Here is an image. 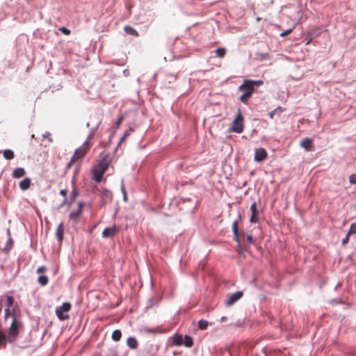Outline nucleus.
Masks as SVG:
<instances>
[{"label": "nucleus", "instance_id": "nucleus-1", "mask_svg": "<svg viewBox=\"0 0 356 356\" xmlns=\"http://www.w3.org/2000/svg\"><path fill=\"white\" fill-rule=\"evenodd\" d=\"M99 161L92 170V179L97 183L102 181L103 175L108 170L112 161V158L108 152H102L99 154Z\"/></svg>", "mask_w": 356, "mask_h": 356}, {"label": "nucleus", "instance_id": "nucleus-2", "mask_svg": "<svg viewBox=\"0 0 356 356\" xmlns=\"http://www.w3.org/2000/svg\"><path fill=\"white\" fill-rule=\"evenodd\" d=\"M21 327L22 323L19 321L17 320L15 314L13 313L12 314V323L9 327V332L8 334V342L13 343L16 341Z\"/></svg>", "mask_w": 356, "mask_h": 356}, {"label": "nucleus", "instance_id": "nucleus-3", "mask_svg": "<svg viewBox=\"0 0 356 356\" xmlns=\"http://www.w3.org/2000/svg\"><path fill=\"white\" fill-rule=\"evenodd\" d=\"M72 308L71 303L70 302H63L62 305L57 306L55 309V313L57 318L61 321H65L69 319L70 315L68 312Z\"/></svg>", "mask_w": 356, "mask_h": 356}, {"label": "nucleus", "instance_id": "nucleus-4", "mask_svg": "<svg viewBox=\"0 0 356 356\" xmlns=\"http://www.w3.org/2000/svg\"><path fill=\"white\" fill-rule=\"evenodd\" d=\"M243 117L241 114V109L238 108L237 110V114L230 127V130L233 132L240 134L243 132Z\"/></svg>", "mask_w": 356, "mask_h": 356}, {"label": "nucleus", "instance_id": "nucleus-5", "mask_svg": "<svg viewBox=\"0 0 356 356\" xmlns=\"http://www.w3.org/2000/svg\"><path fill=\"white\" fill-rule=\"evenodd\" d=\"M238 90L243 92V93L240 96L239 99L243 103H247V99L254 92V87L251 84L248 83V81H244L243 83L239 86Z\"/></svg>", "mask_w": 356, "mask_h": 356}, {"label": "nucleus", "instance_id": "nucleus-6", "mask_svg": "<svg viewBox=\"0 0 356 356\" xmlns=\"http://www.w3.org/2000/svg\"><path fill=\"white\" fill-rule=\"evenodd\" d=\"M91 136L92 134H90L87 140L75 150L73 154L74 158H76L78 160L83 157L88 153L90 148V138H91Z\"/></svg>", "mask_w": 356, "mask_h": 356}, {"label": "nucleus", "instance_id": "nucleus-7", "mask_svg": "<svg viewBox=\"0 0 356 356\" xmlns=\"http://www.w3.org/2000/svg\"><path fill=\"white\" fill-rule=\"evenodd\" d=\"M266 157H267V152L264 148L260 147V148H257L255 149L254 160L256 162H258V163L261 162V161H264L266 159Z\"/></svg>", "mask_w": 356, "mask_h": 356}, {"label": "nucleus", "instance_id": "nucleus-8", "mask_svg": "<svg viewBox=\"0 0 356 356\" xmlns=\"http://www.w3.org/2000/svg\"><path fill=\"white\" fill-rule=\"evenodd\" d=\"M6 298V308L5 309V318L7 319L8 317L11 316L12 314L15 312L14 311L11 313L10 312V307L13 306L14 303V298L11 296H7L5 297Z\"/></svg>", "mask_w": 356, "mask_h": 356}, {"label": "nucleus", "instance_id": "nucleus-9", "mask_svg": "<svg viewBox=\"0 0 356 356\" xmlns=\"http://www.w3.org/2000/svg\"><path fill=\"white\" fill-rule=\"evenodd\" d=\"M119 230V227L116 225L106 227L102 232V236L104 238H110L115 236Z\"/></svg>", "mask_w": 356, "mask_h": 356}, {"label": "nucleus", "instance_id": "nucleus-10", "mask_svg": "<svg viewBox=\"0 0 356 356\" xmlns=\"http://www.w3.org/2000/svg\"><path fill=\"white\" fill-rule=\"evenodd\" d=\"M243 296L242 291H236L229 296L227 300H226V305L231 306L237 300H238Z\"/></svg>", "mask_w": 356, "mask_h": 356}, {"label": "nucleus", "instance_id": "nucleus-11", "mask_svg": "<svg viewBox=\"0 0 356 356\" xmlns=\"http://www.w3.org/2000/svg\"><path fill=\"white\" fill-rule=\"evenodd\" d=\"M83 205H84L83 202H79L78 207H77L76 210L74 211H72L69 215V218L71 220H72V221L77 220L78 218L82 213Z\"/></svg>", "mask_w": 356, "mask_h": 356}, {"label": "nucleus", "instance_id": "nucleus-12", "mask_svg": "<svg viewBox=\"0 0 356 356\" xmlns=\"http://www.w3.org/2000/svg\"><path fill=\"white\" fill-rule=\"evenodd\" d=\"M138 332L140 334L143 335H147V334H154L156 333V328L154 327H147L145 325H140L138 328Z\"/></svg>", "mask_w": 356, "mask_h": 356}, {"label": "nucleus", "instance_id": "nucleus-13", "mask_svg": "<svg viewBox=\"0 0 356 356\" xmlns=\"http://www.w3.org/2000/svg\"><path fill=\"white\" fill-rule=\"evenodd\" d=\"M300 146L307 152L312 151L314 149L312 140L307 138L301 140Z\"/></svg>", "mask_w": 356, "mask_h": 356}, {"label": "nucleus", "instance_id": "nucleus-14", "mask_svg": "<svg viewBox=\"0 0 356 356\" xmlns=\"http://www.w3.org/2000/svg\"><path fill=\"white\" fill-rule=\"evenodd\" d=\"M31 179L26 177L19 182V188L23 191L27 190L31 186Z\"/></svg>", "mask_w": 356, "mask_h": 356}, {"label": "nucleus", "instance_id": "nucleus-15", "mask_svg": "<svg viewBox=\"0 0 356 356\" xmlns=\"http://www.w3.org/2000/svg\"><path fill=\"white\" fill-rule=\"evenodd\" d=\"M56 236L58 241L61 242L63 238V224L61 222L57 227Z\"/></svg>", "mask_w": 356, "mask_h": 356}, {"label": "nucleus", "instance_id": "nucleus-16", "mask_svg": "<svg viewBox=\"0 0 356 356\" xmlns=\"http://www.w3.org/2000/svg\"><path fill=\"white\" fill-rule=\"evenodd\" d=\"M25 175V170L23 168H17L13 172V177L14 178H20Z\"/></svg>", "mask_w": 356, "mask_h": 356}, {"label": "nucleus", "instance_id": "nucleus-17", "mask_svg": "<svg viewBox=\"0 0 356 356\" xmlns=\"http://www.w3.org/2000/svg\"><path fill=\"white\" fill-rule=\"evenodd\" d=\"M127 346L131 348L135 349L138 347V341L134 337H129L127 341Z\"/></svg>", "mask_w": 356, "mask_h": 356}, {"label": "nucleus", "instance_id": "nucleus-18", "mask_svg": "<svg viewBox=\"0 0 356 356\" xmlns=\"http://www.w3.org/2000/svg\"><path fill=\"white\" fill-rule=\"evenodd\" d=\"M3 156L6 160H12L15 157V154L13 150L7 149L3 152Z\"/></svg>", "mask_w": 356, "mask_h": 356}, {"label": "nucleus", "instance_id": "nucleus-19", "mask_svg": "<svg viewBox=\"0 0 356 356\" xmlns=\"http://www.w3.org/2000/svg\"><path fill=\"white\" fill-rule=\"evenodd\" d=\"M124 31L127 34L134 35L136 37L138 35L137 31L130 26H125L124 27Z\"/></svg>", "mask_w": 356, "mask_h": 356}, {"label": "nucleus", "instance_id": "nucleus-20", "mask_svg": "<svg viewBox=\"0 0 356 356\" xmlns=\"http://www.w3.org/2000/svg\"><path fill=\"white\" fill-rule=\"evenodd\" d=\"M8 341V335L6 336L1 330H0V346L5 347L6 345V342Z\"/></svg>", "mask_w": 356, "mask_h": 356}, {"label": "nucleus", "instance_id": "nucleus-21", "mask_svg": "<svg viewBox=\"0 0 356 356\" xmlns=\"http://www.w3.org/2000/svg\"><path fill=\"white\" fill-rule=\"evenodd\" d=\"M122 337V332L120 330H115L113 332L111 338L115 341H118Z\"/></svg>", "mask_w": 356, "mask_h": 356}, {"label": "nucleus", "instance_id": "nucleus-22", "mask_svg": "<svg viewBox=\"0 0 356 356\" xmlns=\"http://www.w3.org/2000/svg\"><path fill=\"white\" fill-rule=\"evenodd\" d=\"M38 281L41 286H44L48 284L49 279L46 275H41L38 277Z\"/></svg>", "mask_w": 356, "mask_h": 356}, {"label": "nucleus", "instance_id": "nucleus-23", "mask_svg": "<svg viewBox=\"0 0 356 356\" xmlns=\"http://www.w3.org/2000/svg\"><path fill=\"white\" fill-rule=\"evenodd\" d=\"M131 131H133V129L130 128L129 130H127L124 132L122 136L118 143V147H119L124 142V140L130 135Z\"/></svg>", "mask_w": 356, "mask_h": 356}, {"label": "nucleus", "instance_id": "nucleus-24", "mask_svg": "<svg viewBox=\"0 0 356 356\" xmlns=\"http://www.w3.org/2000/svg\"><path fill=\"white\" fill-rule=\"evenodd\" d=\"M208 325L209 322L204 319H201L198 322V327L202 330H205L207 327Z\"/></svg>", "mask_w": 356, "mask_h": 356}, {"label": "nucleus", "instance_id": "nucleus-25", "mask_svg": "<svg viewBox=\"0 0 356 356\" xmlns=\"http://www.w3.org/2000/svg\"><path fill=\"white\" fill-rule=\"evenodd\" d=\"M120 189H121V191L123 195V200L124 202H127V194L126 192L125 186H124L123 180H122V181H121Z\"/></svg>", "mask_w": 356, "mask_h": 356}, {"label": "nucleus", "instance_id": "nucleus-26", "mask_svg": "<svg viewBox=\"0 0 356 356\" xmlns=\"http://www.w3.org/2000/svg\"><path fill=\"white\" fill-rule=\"evenodd\" d=\"M225 49L224 48H218L216 50V54L217 55L218 57L219 58H222L225 56Z\"/></svg>", "mask_w": 356, "mask_h": 356}, {"label": "nucleus", "instance_id": "nucleus-27", "mask_svg": "<svg viewBox=\"0 0 356 356\" xmlns=\"http://www.w3.org/2000/svg\"><path fill=\"white\" fill-rule=\"evenodd\" d=\"M184 345L187 347H191L193 345V340L190 337L186 336L185 337V341H184Z\"/></svg>", "mask_w": 356, "mask_h": 356}, {"label": "nucleus", "instance_id": "nucleus-28", "mask_svg": "<svg viewBox=\"0 0 356 356\" xmlns=\"http://www.w3.org/2000/svg\"><path fill=\"white\" fill-rule=\"evenodd\" d=\"M280 111V112H282L283 110L281 107H277L276 108H275L274 110H273L272 111H270L269 113V117L273 119V116L278 111Z\"/></svg>", "mask_w": 356, "mask_h": 356}, {"label": "nucleus", "instance_id": "nucleus-29", "mask_svg": "<svg viewBox=\"0 0 356 356\" xmlns=\"http://www.w3.org/2000/svg\"><path fill=\"white\" fill-rule=\"evenodd\" d=\"M348 234H356V223H352L350 227V229L348 231Z\"/></svg>", "mask_w": 356, "mask_h": 356}, {"label": "nucleus", "instance_id": "nucleus-30", "mask_svg": "<svg viewBox=\"0 0 356 356\" xmlns=\"http://www.w3.org/2000/svg\"><path fill=\"white\" fill-rule=\"evenodd\" d=\"M59 31L66 35H68L70 34V31L64 26L59 28Z\"/></svg>", "mask_w": 356, "mask_h": 356}, {"label": "nucleus", "instance_id": "nucleus-31", "mask_svg": "<svg viewBox=\"0 0 356 356\" xmlns=\"http://www.w3.org/2000/svg\"><path fill=\"white\" fill-rule=\"evenodd\" d=\"M247 81H248V83L251 84L252 86L254 85L258 86H260V85H261L263 83V81H260V80H258V81H248V80H247Z\"/></svg>", "mask_w": 356, "mask_h": 356}, {"label": "nucleus", "instance_id": "nucleus-32", "mask_svg": "<svg viewBox=\"0 0 356 356\" xmlns=\"http://www.w3.org/2000/svg\"><path fill=\"white\" fill-rule=\"evenodd\" d=\"M232 231H233L234 236H236V234H238L237 222L236 221H234L232 224Z\"/></svg>", "mask_w": 356, "mask_h": 356}, {"label": "nucleus", "instance_id": "nucleus-33", "mask_svg": "<svg viewBox=\"0 0 356 356\" xmlns=\"http://www.w3.org/2000/svg\"><path fill=\"white\" fill-rule=\"evenodd\" d=\"M102 193L104 196H106V197L111 196V192L108 189L103 188L102 191Z\"/></svg>", "mask_w": 356, "mask_h": 356}, {"label": "nucleus", "instance_id": "nucleus-34", "mask_svg": "<svg viewBox=\"0 0 356 356\" xmlns=\"http://www.w3.org/2000/svg\"><path fill=\"white\" fill-rule=\"evenodd\" d=\"M123 120H124V116L122 115H120L118 117V120L115 122V125H116L117 127H118L121 124V123L123 121Z\"/></svg>", "mask_w": 356, "mask_h": 356}, {"label": "nucleus", "instance_id": "nucleus-35", "mask_svg": "<svg viewBox=\"0 0 356 356\" xmlns=\"http://www.w3.org/2000/svg\"><path fill=\"white\" fill-rule=\"evenodd\" d=\"M256 214L257 213H252V216L250 219L251 222L255 223L258 221V218L256 217Z\"/></svg>", "mask_w": 356, "mask_h": 356}, {"label": "nucleus", "instance_id": "nucleus-36", "mask_svg": "<svg viewBox=\"0 0 356 356\" xmlns=\"http://www.w3.org/2000/svg\"><path fill=\"white\" fill-rule=\"evenodd\" d=\"M76 160H77V159H76V158H74V156H72V158H71V159H70V161L67 163L66 168H67V169L70 168H71V166H72V163H73Z\"/></svg>", "mask_w": 356, "mask_h": 356}, {"label": "nucleus", "instance_id": "nucleus-37", "mask_svg": "<svg viewBox=\"0 0 356 356\" xmlns=\"http://www.w3.org/2000/svg\"><path fill=\"white\" fill-rule=\"evenodd\" d=\"M50 133L47 131L42 135V137L44 138H47L49 142H52L53 139L50 137Z\"/></svg>", "mask_w": 356, "mask_h": 356}, {"label": "nucleus", "instance_id": "nucleus-38", "mask_svg": "<svg viewBox=\"0 0 356 356\" xmlns=\"http://www.w3.org/2000/svg\"><path fill=\"white\" fill-rule=\"evenodd\" d=\"M13 239L10 237L8 241H7V243H6V248L10 249L13 246Z\"/></svg>", "mask_w": 356, "mask_h": 356}, {"label": "nucleus", "instance_id": "nucleus-39", "mask_svg": "<svg viewBox=\"0 0 356 356\" xmlns=\"http://www.w3.org/2000/svg\"><path fill=\"white\" fill-rule=\"evenodd\" d=\"M350 182L351 184H356V175L355 174H353L350 176Z\"/></svg>", "mask_w": 356, "mask_h": 356}, {"label": "nucleus", "instance_id": "nucleus-40", "mask_svg": "<svg viewBox=\"0 0 356 356\" xmlns=\"http://www.w3.org/2000/svg\"><path fill=\"white\" fill-rule=\"evenodd\" d=\"M250 210H251V211H252V213H257V205H256V203H255V202H253V203L251 204Z\"/></svg>", "mask_w": 356, "mask_h": 356}, {"label": "nucleus", "instance_id": "nucleus-41", "mask_svg": "<svg viewBox=\"0 0 356 356\" xmlns=\"http://www.w3.org/2000/svg\"><path fill=\"white\" fill-rule=\"evenodd\" d=\"M350 234H348V232L347 233L346 237L342 240V244L343 245H346L348 242L349 237H350Z\"/></svg>", "mask_w": 356, "mask_h": 356}, {"label": "nucleus", "instance_id": "nucleus-42", "mask_svg": "<svg viewBox=\"0 0 356 356\" xmlns=\"http://www.w3.org/2000/svg\"><path fill=\"white\" fill-rule=\"evenodd\" d=\"M293 31V28L289 29H288V30H286V31H285L282 32V33L280 34V36H282V37H283V36H285V35H286L289 34L290 33H291V31Z\"/></svg>", "mask_w": 356, "mask_h": 356}, {"label": "nucleus", "instance_id": "nucleus-43", "mask_svg": "<svg viewBox=\"0 0 356 356\" xmlns=\"http://www.w3.org/2000/svg\"><path fill=\"white\" fill-rule=\"evenodd\" d=\"M46 269H47V268H46V267H45V266H40V267H39V268H38V270H37V273H44V272L46 270Z\"/></svg>", "mask_w": 356, "mask_h": 356}, {"label": "nucleus", "instance_id": "nucleus-44", "mask_svg": "<svg viewBox=\"0 0 356 356\" xmlns=\"http://www.w3.org/2000/svg\"><path fill=\"white\" fill-rule=\"evenodd\" d=\"M77 195H78V193H77V191L76 190H73L72 191V193H71V197H72V200L76 198Z\"/></svg>", "mask_w": 356, "mask_h": 356}, {"label": "nucleus", "instance_id": "nucleus-45", "mask_svg": "<svg viewBox=\"0 0 356 356\" xmlns=\"http://www.w3.org/2000/svg\"><path fill=\"white\" fill-rule=\"evenodd\" d=\"M60 194L65 198L67 194V191L66 189H62L60 191Z\"/></svg>", "mask_w": 356, "mask_h": 356}, {"label": "nucleus", "instance_id": "nucleus-46", "mask_svg": "<svg viewBox=\"0 0 356 356\" xmlns=\"http://www.w3.org/2000/svg\"><path fill=\"white\" fill-rule=\"evenodd\" d=\"M154 300L153 298H151L149 300V305L148 307H152L153 305H154Z\"/></svg>", "mask_w": 356, "mask_h": 356}, {"label": "nucleus", "instance_id": "nucleus-47", "mask_svg": "<svg viewBox=\"0 0 356 356\" xmlns=\"http://www.w3.org/2000/svg\"><path fill=\"white\" fill-rule=\"evenodd\" d=\"M247 240L249 243H252V241H253L252 237L251 236H248Z\"/></svg>", "mask_w": 356, "mask_h": 356}, {"label": "nucleus", "instance_id": "nucleus-48", "mask_svg": "<svg viewBox=\"0 0 356 356\" xmlns=\"http://www.w3.org/2000/svg\"><path fill=\"white\" fill-rule=\"evenodd\" d=\"M234 238H235V240H236L237 242H238V241H239V238H238V234H236V236H234Z\"/></svg>", "mask_w": 356, "mask_h": 356}, {"label": "nucleus", "instance_id": "nucleus-49", "mask_svg": "<svg viewBox=\"0 0 356 356\" xmlns=\"http://www.w3.org/2000/svg\"><path fill=\"white\" fill-rule=\"evenodd\" d=\"M66 202H67V198L65 197V198L64 199L63 202H62V204H61L60 207H63V206L66 203Z\"/></svg>", "mask_w": 356, "mask_h": 356}, {"label": "nucleus", "instance_id": "nucleus-50", "mask_svg": "<svg viewBox=\"0 0 356 356\" xmlns=\"http://www.w3.org/2000/svg\"><path fill=\"white\" fill-rule=\"evenodd\" d=\"M225 319H226V317H225V316H222V317H221V318H220V322H222V321H225Z\"/></svg>", "mask_w": 356, "mask_h": 356}, {"label": "nucleus", "instance_id": "nucleus-51", "mask_svg": "<svg viewBox=\"0 0 356 356\" xmlns=\"http://www.w3.org/2000/svg\"><path fill=\"white\" fill-rule=\"evenodd\" d=\"M124 74H127V70H124Z\"/></svg>", "mask_w": 356, "mask_h": 356}, {"label": "nucleus", "instance_id": "nucleus-52", "mask_svg": "<svg viewBox=\"0 0 356 356\" xmlns=\"http://www.w3.org/2000/svg\"><path fill=\"white\" fill-rule=\"evenodd\" d=\"M124 74H127V70H124Z\"/></svg>", "mask_w": 356, "mask_h": 356}]
</instances>
